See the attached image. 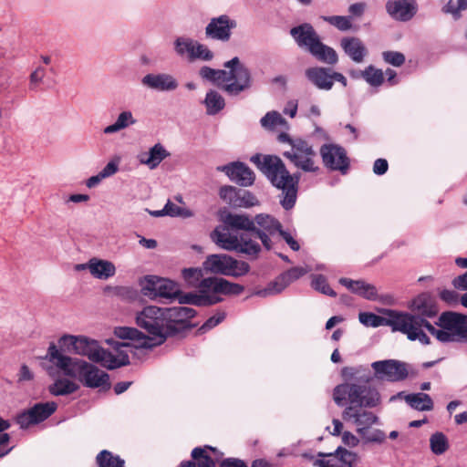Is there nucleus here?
I'll list each match as a JSON object with an SVG mask.
<instances>
[{
	"label": "nucleus",
	"mask_w": 467,
	"mask_h": 467,
	"mask_svg": "<svg viewBox=\"0 0 467 467\" xmlns=\"http://www.w3.org/2000/svg\"><path fill=\"white\" fill-rule=\"evenodd\" d=\"M213 242L226 251H236L249 256H257L260 245L247 234L239 233L226 224L218 225L211 234Z\"/></svg>",
	"instance_id": "obj_7"
},
{
	"label": "nucleus",
	"mask_w": 467,
	"mask_h": 467,
	"mask_svg": "<svg viewBox=\"0 0 467 467\" xmlns=\"http://www.w3.org/2000/svg\"><path fill=\"white\" fill-rule=\"evenodd\" d=\"M180 304H191L194 306H204V301H202L201 296H199L198 292H191L184 294L182 296H178Z\"/></svg>",
	"instance_id": "obj_55"
},
{
	"label": "nucleus",
	"mask_w": 467,
	"mask_h": 467,
	"mask_svg": "<svg viewBox=\"0 0 467 467\" xmlns=\"http://www.w3.org/2000/svg\"><path fill=\"white\" fill-rule=\"evenodd\" d=\"M57 408L54 401L37 403L31 409L23 411L17 416L16 421L20 428L26 429L31 425L37 424L47 420Z\"/></svg>",
	"instance_id": "obj_18"
},
{
	"label": "nucleus",
	"mask_w": 467,
	"mask_h": 467,
	"mask_svg": "<svg viewBox=\"0 0 467 467\" xmlns=\"http://www.w3.org/2000/svg\"><path fill=\"white\" fill-rule=\"evenodd\" d=\"M305 76L307 80L320 90H330L332 88V69L313 67L306 69Z\"/></svg>",
	"instance_id": "obj_26"
},
{
	"label": "nucleus",
	"mask_w": 467,
	"mask_h": 467,
	"mask_svg": "<svg viewBox=\"0 0 467 467\" xmlns=\"http://www.w3.org/2000/svg\"><path fill=\"white\" fill-rule=\"evenodd\" d=\"M136 123L137 119L130 110H122L119 113L116 120L112 124L103 129V133L106 135L115 134L135 125Z\"/></svg>",
	"instance_id": "obj_32"
},
{
	"label": "nucleus",
	"mask_w": 467,
	"mask_h": 467,
	"mask_svg": "<svg viewBox=\"0 0 467 467\" xmlns=\"http://www.w3.org/2000/svg\"><path fill=\"white\" fill-rule=\"evenodd\" d=\"M226 76L223 77V90L230 96H237L250 88L252 78L250 70L237 57L224 63Z\"/></svg>",
	"instance_id": "obj_10"
},
{
	"label": "nucleus",
	"mask_w": 467,
	"mask_h": 467,
	"mask_svg": "<svg viewBox=\"0 0 467 467\" xmlns=\"http://www.w3.org/2000/svg\"><path fill=\"white\" fill-rule=\"evenodd\" d=\"M358 434L365 443H382L386 440L385 432L381 430L368 431L364 427L358 429Z\"/></svg>",
	"instance_id": "obj_47"
},
{
	"label": "nucleus",
	"mask_w": 467,
	"mask_h": 467,
	"mask_svg": "<svg viewBox=\"0 0 467 467\" xmlns=\"http://www.w3.org/2000/svg\"><path fill=\"white\" fill-rule=\"evenodd\" d=\"M406 402L414 410L428 411L433 409V401L430 395L418 392L405 396Z\"/></svg>",
	"instance_id": "obj_35"
},
{
	"label": "nucleus",
	"mask_w": 467,
	"mask_h": 467,
	"mask_svg": "<svg viewBox=\"0 0 467 467\" xmlns=\"http://www.w3.org/2000/svg\"><path fill=\"white\" fill-rule=\"evenodd\" d=\"M225 317V314L223 312L216 313L214 316L211 317L206 320V322L199 328L202 333H205L206 331L212 329L220 324Z\"/></svg>",
	"instance_id": "obj_57"
},
{
	"label": "nucleus",
	"mask_w": 467,
	"mask_h": 467,
	"mask_svg": "<svg viewBox=\"0 0 467 467\" xmlns=\"http://www.w3.org/2000/svg\"><path fill=\"white\" fill-rule=\"evenodd\" d=\"M278 236L282 237L293 251H298L300 249L298 242L289 232L282 230Z\"/></svg>",
	"instance_id": "obj_61"
},
{
	"label": "nucleus",
	"mask_w": 467,
	"mask_h": 467,
	"mask_svg": "<svg viewBox=\"0 0 467 467\" xmlns=\"http://www.w3.org/2000/svg\"><path fill=\"white\" fill-rule=\"evenodd\" d=\"M46 76V70L42 67H37L30 75L31 88H36Z\"/></svg>",
	"instance_id": "obj_60"
},
{
	"label": "nucleus",
	"mask_w": 467,
	"mask_h": 467,
	"mask_svg": "<svg viewBox=\"0 0 467 467\" xmlns=\"http://www.w3.org/2000/svg\"><path fill=\"white\" fill-rule=\"evenodd\" d=\"M320 155L324 165L333 171L346 173L349 161L345 149L337 144H325L320 148Z\"/></svg>",
	"instance_id": "obj_17"
},
{
	"label": "nucleus",
	"mask_w": 467,
	"mask_h": 467,
	"mask_svg": "<svg viewBox=\"0 0 467 467\" xmlns=\"http://www.w3.org/2000/svg\"><path fill=\"white\" fill-rule=\"evenodd\" d=\"M385 317H380L370 312H361L358 315L359 322L371 327L389 326L392 331H399L406 335L410 341H416V335L412 331V317L409 313L399 312L396 310L385 309Z\"/></svg>",
	"instance_id": "obj_8"
},
{
	"label": "nucleus",
	"mask_w": 467,
	"mask_h": 467,
	"mask_svg": "<svg viewBox=\"0 0 467 467\" xmlns=\"http://www.w3.org/2000/svg\"><path fill=\"white\" fill-rule=\"evenodd\" d=\"M289 285L285 276L281 274L273 282L269 283L265 288L255 290L253 295L266 297L281 293Z\"/></svg>",
	"instance_id": "obj_38"
},
{
	"label": "nucleus",
	"mask_w": 467,
	"mask_h": 467,
	"mask_svg": "<svg viewBox=\"0 0 467 467\" xmlns=\"http://www.w3.org/2000/svg\"><path fill=\"white\" fill-rule=\"evenodd\" d=\"M339 283L350 292L358 296L364 280H352L347 277H342L339 279Z\"/></svg>",
	"instance_id": "obj_58"
},
{
	"label": "nucleus",
	"mask_w": 467,
	"mask_h": 467,
	"mask_svg": "<svg viewBox=\"0 0 467 467\" xmlns=\"http://www.w3.org/2000/svg\"><path fill=\"white\" fill-rule=\"evenodd\" d=\"M358 296L368 300L375 301L378 299V291L373 285L364 281Z\"/></svg>",
	"instance_id": "obj_56"
},
{
	"label": "nucleus",
	"mask_w": 467,
	"mask_h": 467,
	"mask_svg": "<svg viewBox=\"0 0 467 467\" xmlns=\"http://www.w3.org/2000/svg\"><path fill=\"white\" fill-rule=\"evenodd\" d=\"M309 269L304 267H293L287 270L286 272L283 273V275L285 276V279L290 285L292 282L297 280L298 278L306 275Z\"/></svg>",
	"instance_id": "obj_59"
},
{
	"label": "nucleus",
	"mask_w": 467,
	"mask_h": 467,
	"mask_svg": "<svg viewBox=\"0 0 467 467\" xmlns=\"http://www.w3.org/2000/svg\"><path fill=\"white\" fill-rule=\"evenodd\" d=\"M362 78L373 87L380 86L384 81V73L381 69L368 66L361 72Z\"/></svg>",
	"instance_id": "obj_46"
},
{
	"label": "nucleus",
	"mask_w": 467,
	"mask_h": 467,
	"mask_svg": "<svg viewBox=\"0 0 467 467\" xmlns=\"http://www.w3.org/2000/svg\"><path fill=\"white\" fill-rule=\"evenodd\" d=\"M237 26L236 19L223 14L210 19L205 26V36L212 40L228 42Z\"/></svg>",
	"instance_id": "obj_15"
},
{
	"label": "nucleus",
	"mask_w": 467,
	"mask_h": 467,
	"mask_svg": "<svg viewBox=\"0 0 467 467\" xmlns=\"http://www.w3.org/2000/svg\"><path fill=\"white\" fill-rule=\"evenodd\" d=\"M220 467H247V465L242 460L227 458L221 462Z\"/></svg>",
	"instance_id": "obj_64"
},
{
	"label": "nucleus",
	"mask_w": 467,
	"mask_h": 467,
	"mask_svg": "<svg viewBox=\"0 0 467 467\" xmlns=\"http://www.w3.org/2000/svg\"><path fill=\"white\" fill-rule=\"evenodd\" d=\"M207 273L239 277L245 275L250 266L246 262L238 261L225 254H210L202 263Z\"/></svg>",
	"instance_id": "obj_11"
},
{
	"label": "nucleus",
	"mask_w": 467,
	"mask_h": 467,
	"mask_svg": "<svg viewBox=\"0 0 467 467\" xmlns=\"http://www.w3.org/2000/svg\"><path fill=\"white\" fill-rule=\"evenodd\" d=\"M309 53L317 60L326 64L334 65L338 60L337 52L332 47L324 45L320 39L316 42Z\"/></svg>",
	"instance_id": "obj_34"
},
{
	"label": "nucleus",
	"mask_w": 467,
	"mask_h": 467,
	"mask_svg": "<svg viewBox=\"0 0 467 467\" xmlns=\"http://www.w3.org/2000/svg\"><path fill=\"white\" fill-rule=\"evenodd\" d=\"M311 285L315 290L319 291L324 295L332 297L337 296L336 292L327 284L326 277L321 275H315L312 276Z\"/></svg>",
	"instance_id": "obj_50"
},
{
	"label": "nucleus",
	"mask_w": 467,
	"mask_h": 467,
	"mask_svg": "<svg viewBox=\"0 0 467 467\" xmlns=\"http://www.w3.org/2000/svg\"><path fill=\"white\" fill-rule=\"evenodd\" d=\"M340 46L345 54L355 63H362L368 55V49L364 43L358 37H343Z\"/></svg>",
	"instance_id": "obj_27"
},
{
	"label": "nucleus",
	"mask_w": 467,
	"mask_h": 467,
	"mask_svg": "<svg viewBox=\"0 0 467 467\" xmlns=\"http://www.w3.org/2000/svg\"><path fill=\"white\" fill-rule=\"evenodd\" d=\"M342 441L346 446L356 447L359 443V439L350 431H344L342 433Z\"/></svg>",
	"instance_id": "obj_63"
},
{
	"label": "nucleus",
	"mask_w": 467,
	"mask_h": 467,
	"mask_svg": "<svg viewBox=\"0 0 467 467\" xmlns=\"http://www.w3.org/2000/svg\"><path fill=\"white\" fill-rule=\"evenodd\" d=\"M418 5L415 0H389L386 3L387 13L395 20L410 21L417 13Z\"/></svg>",
	"instance_id": "obj_22"
},
{
	"label": "nucleus",
	"mask_w": 467,
	"mask_h": 467,
	"mask_svg": "<svg viewBox=\"0 0 467 467\" xmlns=\"http://www.w3.org/2000/svg\"><path fill=\"white\" fill-rule=\"evenodd\" d=\"M216 170L224 172L232 182L242 187L253 185L255 180L254 172L245 163L241 161H234L226 165L218 166Z\"/></svg>",
	"instance_id": "obj_20"
},
{
	"label": "nucleus",
	"mask_w": 467,
	"mask_h": 467,
	"mask_svg": "<svg viewBox=\"0 0 467 467\" xmlns=\"http://www.w3.org/2000/svg\"><path fill=\"white\" fill-rule=\"evenodd\" d=\"M219 195L223 202L235 208H249L258 204V200L252 192L231 185L223 186Z\"/></svg>",
	"instance_id": "obj_19"
},
{
	"label": "nucleus",
	"mask_w": 467,
	"mask_h": 467,
	"mask_svg": "<svg viewBox=\"0 0 467 467\" xmlns=\"http://www.w3.org/2000/svg\"><path fill=\"white\" fill-rule=\"evenodd\" d=\"M323 19L341 31H347L352 26L351 19L348 16H324Z\"/></svg>",
	"instance_id": "obj_51"
},
{
	"label": "nucleus",
	"mask_w": 467,
	"mask_h": 467,
	"mask_svg": "<svg viewBox=\"0 0 467 467\" xmlns=\"http://www.w3.org/2000/svg\"><path fill=\"white\" fill-rule=\"evenodd\" d=\"M369 379L364 383L346 382L337 385L333 391L335 403L343 407L342 418L346 421H351L358 429L364 427L369 429L378 421V417L371 411L363 408H374L380 404L381 397L379 390L368 385Z\"/></svg>",
	"instance_id": "obj_1"
},
{
	"label": "nucleus",
	"mask_w": 467,
	"mask_h": 467,
	"mask_svg": "<svg viewBox=\"0 0 467 467\" xmlns=\"http://www.w3.org/2000/svg\"><path fill=\"white\" fill-rule=\"evenodd\" d=\"M263 128L273 130L278 127H287L286 120L275 110L267 112L260 120Z\"/></svg>",
	"instance_id": "obj_43"
},
{
	"label": "nucleus",
	"mask_w": 467,
	"mask_h": 467,
	"mask_svg": "<svg viewBox=\"0 0 467 467\" xmlns=\"http://www.w3.org/2000/svg\"><path fill=\"white\" fill-rule=\"evenodd\" d=\"M173 48L178 57H185L189 61L197 59L210 61L214 57L207 46L189 36L176 37L173 42Z\"/></svg>",
	"instance_id": "obj_13"
},
{
	"label": "nucleus",
	"mask_w": 467,
	"mask_h": 467,
	"mask_svg": "<svg viewBox=\"0 0 467 467\" xmlns=\"http://www.w3.org/2000/svg\"><path fill=\"white\" fill-rule=\"evenodd\" d=\"M114 352L100 347L95 339L79 336L76 354L87 357L90 361L99 363L108 369H114L130 363L129 354L131 352L130 344L115 342Z\"/></svg>",
	"instance_id": "obj_6"
},
{
	"label": "nucleus",
	"mask_w": 467,
	"mask_h": 467,
	"mask_svg": "<svg viewBox=\"0 0 467 467\" xmlns=\"http://www.w3.org/2000/svg\"><path fill=\"white\" fill-rule=\"evenodd\" d=\"M45 358L65 376L78 379L88 388L110 387L108 373L84 359L63 354L54 343L49 345Z\"/></svg>",
	"instance_id": "obj_4"
},
{
	"label": "nucleus",
	"mask_w": 467,
	"mask_h": 467,
	"mask_svg": "<svg viewBox=\"0 0 467 467\" xmlns=\"http://www.w3.org/2000/svg\"><path fill=\"white\" fill-rule=\"evenodd\" d=\"M203 267H190L184 268L182 271V275L185 283L191 287H199L201 281L203 278Z\"/></svg>",
	"instance_id": "obj_45"
},
{
	"label": "nucleus",
	"mask_w": 467,
	"mask_h": 467,
	"mask_svg": "<svg viewBox=\"0 0 467 467\" xmlns=\"http://www.w3.org/2000/svg\"><path fill=\"white\" fill-rule=\"evenodd\" d=\"M412 331L422 345L431 343L429 337L424 333L426 328L436 339L441 343L467 341V316L457 312L447 311L441 314L434 327L428 320L421 317H412Z\"/></svg>",
	"instance_id": "obj_3"
},
{
	"label": "nucleus",
	"mask_w": 467,
	"mask_h": 467,
	"mask_svg": "<svg viewBox=\"0 0 467 467\" xmlns=\"http://www.w3.org/2000/svg\"><path fill=\"white\" fill-rule=\"evenodd\" d=\"M254 222L258 226L255 227L254 232L261 240L265 249L270 250L273 246L271 237L279 235L283 230L281 223L275 217L263 213L256 215Z\"/></svg>",
	"instance_id": "obj_16"
},
{
	"label": "nucleus",
	"mask_w": 467,
	"mask_h": 467,
	"mask_svg": "<svg viewBox=\"0 0 467 467\" xmlns=\"http://www.w3.org/2000/svg\"><path fill=\"white\" fill-rule=\"evenodd\" d=\"M207 450L215 451L211 446L194 448L192 451V457L196 462L192 461L182 462L180 467H215V462L207 454Z\"/></svg>",
	"instance_id": "obj_33"
},
{
	"label": "nucleus",
	"mask_w": 467,
	"mask_h": 467,
	"mask_svg": "<svg viewBox=\"0 0 467 467\" xmlns=\"http://www.w3.org/2000/svg\"><path fill=\"white\" fill-rule=\"evenodd\" d=\"M221 221L223 223L228 225L230 228L239 232L244 230L252 232L255 230L254 220L245 214H235L227 213L221 215Z\"/></svg>",
	"instance_id": "obj_31"
},
{
	"label": "nucleus",
	"mask_w": 467,
	"mask_h": 467,
	"mask_svg": "<svg viewBox=\"0 0 467 467\" xmlns=\"http://www.w3.org/2000/svg\"><path fill=\"white\" fill-rule=\"evenodd\" d=\"M164 312L169 336L177 330V325L186 324L196 315L195 309L189 306L164 307Z\"/></svg>",
	"instance_id": "obj_24"
},
{
	"label": "nucleus",
	"mask_w": 467,
	"mask_h": 467,
	"mask_svg": "<svg viewBox=\"0 0 467 467\" xmlns=\"http://www.w3.org/2000/svg\"><path fill=\"white\" fill-rule=\"evenodd\" d=\"M78 388V385L72 379L58 378L48 387V390L54 396H65L77 391Z\"/></svg>",
	"instance_id": "obj_36"
},
{
	"label": "nucleus",
	"mask_w": 467,
	"mask_h": 467,
	"mask_svg": "<svg viewBox=\"0 0 467 467\" xmlns=\"http://www.w3.org/2000/svg\"><path fill=\"white\" fill-rule=\"evenodd\" d=\"M136 324L139 327L144 329L148 336L134 327H119L114 330V334L119 338L132 341L126 343L131 346L130 353L133 352L134 348H151L159 346L169 336L164 307L157 306H145L141 311L138 312Z\"/></svg>",
	"instance_id": "obj_2"
},
{
	"label": "nucleus",
	"mask_w": 467,
	"mask_h": 467,
	"mask_svg": "<svg viewBox=\"0 0 467 467\" xmlns=\"http://www.w3.org/2000/svg\"><path fill=\"white\" fill-rule=\"evenodd\" d=\"M90 275L99 280H108L116 275L115 265L109 260L92 257L88 260Z\"/></svg>",
	"instance_id": "obj_29"
},
{
	"label": "nucleus",
	"mask_w": 467,
	"mask_h": 467,
	"mask_svg": "<svg viewBox=\"0 0 467 467\" xmlns=\"http://www.w3.org/2000/svg\"><path fill=\"white\" fill-rule=\"evenodd\" d=\"M284 156L297 169L310 173H317L320 168L317 161V153L306 140L300 138L293 142V148L285 150Z\"/></svg>",
	"instance_id": "obj_12"
},
{
	"label": "nucleus",
	"mask_w": 467,
	"mask_h": 467,
	"mask_svg": "<svg viewBox=\"0 0 467 467\" xmlns=\"http://www.w3.org/2000/svg\"><path fill=\"white\" fill-rule=\"evenodd\" d=\"M244 289L243 285L223 278L207 277L201 281L198 294L204 301V306H211L223 301L222 295H240Z\"/></svg>",
	"instance_id": "obj_9"
},
{
	"label": "nucleus",
	"mask_w": 467,
	"mask_h": 467,
	"mask_svg": "<svg viewBox=\"0 0 467 467\" xmlns=\"http://www.w3.org/2000/svg\"><path fill=\"white\" fill-rule=\"evenodd\" d=\"M163 208L165 214L171 217L190 218L193 216V213L191 210L178 206L170 200L166 202Z\"/></svg>",
	"instance_id": "obj_49"
},
{
	"label": "nucleus",
	"mask_w": 467,
	"mask_h": 467,
	"mask_svg": "<svg viewBox=\"0 0 467 467\" xmlns=\"http://www.w3.org/2000/svg\"><path fill=\"white\" fill-rule=\"evenodd\" d=\"M170 156L165 147L161 143H156L149 151H143L138 154L137 159L140 164L146 165L149 169H156L160 163Z\"/></svg>",
	"instance_id": "obj_28"
},
{
	"label": "nucleus",
	"mask_w": 467,
	"mask_h": 467,
	"mask_svg": "<svg viewBox=\"0 0 467 467\" xmlns=\"http://www.w3.org/2000/svg\"><path fill=\"white\" fill-rule=\"evenodd\" d=\"M119 161L120 159L119 157L111 159L108 161V163L99 171V174L103 177L104 180L115 175L119 171Z\"/></svg>",
	"instance_id": "obj_54"
},
{
	"label": "nucleus",
	"mask_w": 467,
	"mask_h": 467,
	"mask_svg": "<svg viewBox=\"0 0 467 467\" xmlns=\"http://www.w3.org/2000/svg\"><path fill=\"white\" fill-rule=\"evenodd\" d=\"M291 36L294 37L296 44L306 48L308 52L316 42L319 40V36L310 24L305 23L298 26L293 27L290 30Z\"/></svg>",
	"instance_id": "obj_25"
},
{
	"label": "nucleus",
	"mask_w": 467,
	"mask_h": 467,
	"mask_svg": "<svg viewBox=\"0 0 467 467\" xmlns=\"http://www.w3.org/2000/svg\"><path fill=\"white\" fill-rule=\"evenodd\" d=\"M160 279L161 277L156 275H147L141 279L140 281V285L141 287V293L143 296L150 299L157 298Z\"/></svg>",
	"instance_id": "obj_44"
},
{
	"label": "nucleus",
	"mask_w": 467,
	"mask_h": 467,
	"mask_svg": "<svg viewBox=\"0 0 467 467\" xmlns=\"http://www.w3.org/2000/svg\"><path fill=\"white\" fill-rule=\"evenodd\" d=\"M199 74L202 79L212 82L223 89V77L226 76L225 69H213L204 66L201 67Z\"/></svg>",
	"instance_id": "obj_42"
},
{
	"label": "nucleus",
	"mask_w": 467,
	"mask_h": 467,
	"mask_svg": "<svg viewBox=\"0 0 467 467\" xmlns=\"http://www.w3.org/2000/svg\"><path fill=\"white\" fill-rule=\"evenodd\" d=\"M99 467H124L125 462L119 455L108 450L101 451L96 457Z\"/></svg>",
	"instance_id": "obj_40"
},
{
	"label": "nucleus",
	"mask_w": 467,
	"mask_h": 467,
	"mask_svg": "<svg viewBox=\"0 0 467 467\" xmlns=\"http://www.w3.org/2000/svg\"><path fill=\"white\" fill-rule=\"evenodd\" d=\"M78 339L79 336L66 334L58 339V345L61 348L76 354Z\"/></svg>",
	"instance_id": "obj_52"
},
{
	"label": "nucleus",
	"mask_w": 467,
	"mask_h": 467,
	"mask_svg": "<svg viewBox=\"0 0 467 467\" xmlns=\"http://www.w3.org/2000/svg\"><path fill=\"white\" fill-rule=\"evenodd\" d=\"M203 104L208 115H216L223 109L225 100L218 91L209 90L205 95Z\"/></svg>",
	"instance_id": "obj_37"
},
{
	"label": "nucleus",
	"mask_w": 467,
	"mask_h": 467,
	"mask_svg": "<svg viewBox=\"0 0 467 467\" xmlns=\"http://www.w3.org/2000/svg\"><path fill=\"white\" fill-rule=\"evenodd\" d=\"M253 162L284 194L281 204L285 210L291 209L296 201L299 175L290 174L283 161L275 155L254 154L250 158Z\"/></svg>",
	"instance_id": "obj_5"
},
{
	"label": "nucleus",
	"mask_w": 467,
	"mask_h": 467,
	"mask_svg": "<svg viewBox=\"0 0 467 467\" xmlns=\"http://www.w3.org/2000/svg\"><path fill=\"white\" fill-rule=\"evenodd\" d=\"M467 9V0H449V2L442 7V12L450 14L454 19L461 17L462 11Z\"/></svg>",
	"instance_id": "obj_48"
},
{
	"label": "nucleus",
	"mask_w": 467,
	"mask_h": 467,
	"mask_svg": "<svg viewBox=\"0 0 467 467\" xmlns=\"http://www.w3.org/2000/svg\"><path fill=\"white\" fill-rule=\"evenodd\" d=\"M159 284L157 297L167 299H175L178 297L181 289L177 283L170 279L161 277Z\"/></svg>",
	"instance_id": "obj_39"
},
{
	"label": "nucleus",
	"mask_w": 467,
	"mask_h": 467,
	"mask_svg": "<svg viewBox=\"0 0 467 467\" xmlns=\"http://www.w3.org/2000/svg\"><path fill=\"white\" fill-rule=\"evenodd\" d=\"M389 168L388 161L385 159H377L373 164V172L377 175H383Z\"/></svg>",
	"instance_id": "obj_62"
},
{
	"label": "nucleus",
	"mask_w": 467,
	"mask_h": 467,
	"mask_svg": "<svg viewBox=\"0 0 467 467\" xmlns=\"http://www.w3.org/2000/svg\"><path fill=\"white\" fill-rule=\"evenodd\" d=\"M318 457L327 459H318L314 462V465L319 467H353L352 462L356 455L346 449L338 448L334 453H318Z\"/></svg>",
	"instance_id": "obj_23"
},
{
	"label": "nucleus",
	"mask_w": 467,
	"mask_h": 467,
	"mask_svg": "<svg viewBox=\"0 0 467 467\" xmlns=\"http://www.w3.org/2000/svg\"><path fill=\"white\" fill-rule=\"evenodd\" d=\"M141 84L147 88L159 92H170L179 87L177 79L169 73H149L141 78Z\"/></svg>",
	"instance_id": "obj_21"
},
{
	"label": "nucleus",
	"mask_w": 467,
	"mask_h": 467,
	"mask_svg": "<svg viewBox=\"0 0 467 467\" xmlns=\"http://www.w3.org/2000/svg\"><path fill=\"white\" fill-rule=\"evenodd\" d=\"M410 308L415 315L410 314L414 317H419L426 320L427 317H433L437 315L438 309L430 296L426 294H422L414 298L410 304Z\"/></svg>",
	"instance_id": "obj_30"
},
{
	"label": "nucleus",
	"mask_w": 467,
	"mask_h": 467,
	"mask_svg": "<svg viewBox=\"0 0 467 467\" xmlns=\"http://www.w3.org/2000/svg\"><path fill=\"white\" fill-rule=\"evenodd\" d=\"M449 447V440L444 433L436 431L430 437V448L433 454L441 455L448 451Z\"/></svg>",
	"instance_id": "obj_41"
},
{
	"label": "nucleus",
	"mask_w": 467,
	"mask_h": 467,
	"mask_svg": "<svg viewBox=\"0 0 467 467\" xmlns=\"http://www.w3.org/2000/svg\"><path fill=\"white\" fill-rule=\"evenodd\" d=\"M382 57L385 62L394 67H400L405 62L404 55L397 51H385Z\"/></svg>",
	"instance_id": "obj_53"
},
{
	"label": "nucleus",
	"mask_w": 467,
	"mask_h": 467,
	"mask_svg": "<svg viewBox=\"0 0 467 467\" xmlns=\"http://www.w3.org/2000/svg\"><path fill=\"white\" fill-rule=\"evenodd\" d=\"M375 378L379 380L399 382L409 376V365L397 359H385L371 363Z\"/></svg>",
	"instance_id": "obj_14"
}]
</instances>
